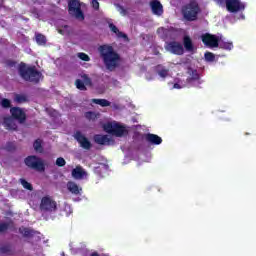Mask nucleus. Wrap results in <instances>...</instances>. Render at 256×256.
I'll return each mask as SVG.
<instances>
[{
	"label": "nucleus",
	"instance_id": "c85d7f7f",
	"mask_svg": "<svg viewBox=\"0 0 256 256\" xmlns=\"http://www.w3.org/2000/svg\"><path fill=\"white\" fill-rule=\"evenodd\" d=\"M14 101L16 103H27L29 99H27V96L25 94H16L14 97Z\"/></svg>",
	"mask_w": 256,
	"mask_h": 256
},
{
	"label": "nucleus",
	"instance_id": "aec40b11",
	"mask_svg": "<svg viewBox=\"0 0 256 256\" xmlns=\"http://www.w3.org/2000/svg\"><path fill=\"white\" fill-rule=\"evenodd\" d=\"M1 255H15V248L11 244H4L0 246Z\"/></svg>",
	"mask_w": 256,
	"mask_h": 256
},
{
	"label": "nucleus",
	"instance_id": "f8f14e48",
	"mask_svg": "<svg viewBox=\"0 0 256 256\" xmlns=\"http://www.w3.org/2000/svg\"><path fill=\"white\" fill-rule=\"evenodd\" d=\"M166 49L173 55H183V53H185L183 44L176 42V41H172V42L168 43Z\"/></svg>",
	"mask_w": 256,
	"mask_h": 256
},
{
	"label": "nucleus",
	"instance_id": "2eb2a0df",
	"mask_svg": "<svg viewBox=\"0 0 256 256\" xmlns=\"http://www.w3.org/2000/svg\"><path fill=\"white\" fill-rule=\"evenodd\" d=\"M145 141L150 145H161L163 143V139L159 135L151 133L145 135Z\"/></svg>",
	"mask_w": 256,
	"mask_h": 256
},
{
	"label": "nucleus",
	"instance_id": "20e7f679",
	"mask_svg": "<svg viewBox=\"0 0 256 256\" xmlns=\"http://www.w3.org/2000/svg\"><path fill=\"white\" fill-rule=\"evenodd\" d=\"M68 12L69 15H73L76 19L85 21V14L81 10V3L78 0H70L68 2Z\"/></svg>",
	"mask_w": 256,
	"mask_h": 256
},
{
	"label": "nucleus",
	"instance_id": "58836bf2",
	"mask_svg": "<svg viewBox=\"0 0 256 256\" xmlns=\"http://www.w3.org/2000/svg\"><path fill=\"white\" fill-rule=\"evenodd\" d=\"M92 7H93V9H95V11H99V1L92 0Z\"/></svg>",
	"mask_w": 256,
	"mask_h": 256
},
{
	"label": "nucleus",
	"instance_id": "393cba45",
	"mask_svg": "<svg viewBox=\"0 0 256 256\" xmlns=\"http://www.w3.org/2000/svg\"><path fill=\"white\" fill-rule=\"evenodd\" d=\"M92 103H95L96 105H100V107L111 106V102H109L107 99H92Z\"/></svg>",
	"mask_w": 256,
	"mask_h": 256
},
{
	"label": "nucleus",
	"instance_id": "c9c22d12",
	"mask_svg": "<svg viewBox=\"0 0 256 256\" xmlns=\"http://www.w3.org/2000/svg\"><path fill=\"white\" fill-rule=\"evenodd\" d=\"M77 57H79L81 59V61H91V58L89 57V55H87L83 52H79L77 54Z\"/></svg>",
	"mask_w": 256,
	"mask_h": 256
},
{
	"label": "nucleus",
	"instance_id": "473e14b6",
	"mask_svg": "<svg viewBox=\"0 0 256 256\" xmlns=\"http://www.w3.org/2000/svg\"><path fill=\"white\" fill-rule=\"evenodd\" d=\"M0 105L3 109H10L11 107V100L7 99V98H2Z\"/></svg>",
	"mask_w": 256,
	"mask_h": 256
},
{
	"label": "nucleus",
	"instance_id": "6ab92c4d",
	"mask_svg": "<svg viewBox=\"0 0 256 256\" xmlns=\"http://www.w3.org/2000/svg\"><path fill=\"white\" fill-rule=\"evenodd\" d=\"M12 229H15V222H13V220L8 222H0V233H7V231Z\"/></svg>",
	"mask_w": 256,
	"mask_h": 256
},
{
	"label": "nucleus",
	"instance_id": "c756f323",
	"mask_svg": "<svg viewBox=\"0 0 256 256\" xmlns=\"http://www.w3.org/2000/svg\"><path fill=\"white\" fill-rule=\"evenodd\" d=\"M41 139H37L34 141L33 147L35 151H38L39 153H43V145H42Z\"/></svg>",
	"mask_w": 256,
	"mask_h": 256
},
{
	"label": "nucleus",
	"instance_id": "79ce46f5",
	"mask_svg": "<svg viewBox=\"0 0 256 256\" xmlns=\"http://www.w3.org/2000/svg\"><path fill=\"white\" fill-rule=\"evenodd\" d=\"M173 88L174 89H181V85H179V83H175Z\"/></svg>",
	"mask_w": 256,
	"mask_h": 256
},
{
	"label": "nucleus",
	"instance_id": "2f4dec72",
	"mask_svg": "<svg viewBox=\"0 0 256 256\" xmlns=\"http://www.w3.org/2000/svg\"><path fill=\"white\" fill-rule=\"evenodd\" d=\"M20 183L24 189H27V191H33V185L29 183L27 180L21 178Z\"/></svg>",
	"mask_w": 256,
	"mask_h": 256
},
{
	"label": "nucleus",
	"instance_id": "ea45409f",
	"mask_svg": "<svg viewBox=\"0 0 256 256\" xmlns=\"http://www.w3.org/2000/svg\"><path fill=\"white\" fill-rule=\"evenodd\" d=\"M7 65H8V67H15V65H17V62H15V61H13V60H9V61L7 62Z\"/></svg>",
	"mask_w": 256,
	"mask_h": 256
},
{
	"label": "nucleus",
	"instance_id": "1a4fd4ad",
	"mask_svg": "<svg viewBox=\"0 0 256 256\" xmlns=\"http://www.w3.org/2000/svg\"><path fill=\"white\" fill-rule=\"evenodd\" d=\"M81 79H77L75 81V85L79 89V91H87V87H93V80L91 79V77H89V75L83 74L81 76Z\"/></svg>",
	"mask_w": 256,
	"mask_h": 256
},
{
	"label": "nucleus",
	"instance_id": "39448f33",
	"mask_svg": "<svg viewBox=\"0 0 256 256\" xmlns=\"http://www.w3.org/2000/svg\"><path fill=\"white\" fill-rule=\"evenodd\" d=\"M104 131H106V133H110V135H115V137H123V135L127 134V129L125 126H122L119 123L105 124Z\"/></svg>",
	"mask_w": 256,
	"mask_h": 256
},
{
	"label": "nucleus",
	"instance_id": "7c9ffc66",
	"mask_svg": "<svg viewBox=\"0 0 256 256\" xmlns=\"http://www.w3.org/2000/svg\"><path fill=\"white\" fill-rule=\"evenodd\" d=\"M201 76L197 73V70L193 71V86L198 87L201 84Z\"/></svg>",
	"mask_w": 256,
	"mask_h": 256
},
{
	"label": "nucleus",
	"instance_id": "f704fd0d",
	"mask_svg": "<svg viewBox=\"0 0 256 256\" xmlns=\"http://www.w3.org/2000/svg\"><path fill=\"white\" fill-rule=\"evenodd\" d=\"M56 165L57 167H65V165H67V162L65 161V158L59 157L56 159Z\"/></svg>",
	"mask_w": 256,
	"mask_h": 256
},
{
	"label": "nucleus",
	"instance_id": "9d476101",
	"mask_svg": "<svg viewBox=\"0 0 256 256\" xmlns=\"http://www.w3.org/2000/svg\"><path fill=\"white\" fill-rule=\"evenodd\" d=\"M74 139L79 143L80 147L82 149H85L86 151H89L91 147H93V144H91V141L81 131H76L74 134Z\"/></svg>",
	"mask_w": 256,
	"mask_h": 256
},
{
	"label": "nucleus",
	"instance_id": "dca6fc26",
	"mask_svg": "<svg viewBox=\"0 0 256 256\" xmlns=\"http://www.w3.org/2000/svg\"><path fill=\"white\" fill-rule=\"evenodd\" d=\"M93 139L97 145H109L111 143V138L107 135L95 134Z\"/></svg>",
	"mask_w": 256,
	"mask_h": 256
},
{
	"label": "nucleus",
	"instance_id": "7ed1b4c3",
	"mask_svg": "<svg viewBox=\"0 0 256 256\" xmlns=\"http://www.w3.org/2000/svg\"><path fill=\"white\" fill-rule=\"evenodd\" d=\"M217 5H226L229 13H239L245 9V5L241 3V0H214Z\"/></svg>",
	"mask_w": 256,
	"mask_h": 256
},
{
	"label": "nucleus",
	"instance_id": "ddd939ff",
	"mask_svg": "<svg viewBox=\"0 0 256 256\" xmlns=\"http://www.w3.org/2000/svg\"><path fill=\"white\" fill-rule=\"evenodd\" d=\"M2 125L6 131H18L19 127L11 116H4Z\"/></svg>",
	"mask_w": 256,
	"mask_h": 256
},
{
	"label": "nucleus",
	"instance_id": "a19ab883",
	"mask_svg": "<svg viewBox=\"0 0 256 256\" xmlns=\"http://www.w3.org/2000/svg\"><path fill=\"white\" fill-rule=\"evenodd\" d=\"M157 31H158V33H161V31H163L165 33V35H169V30L168 29L159 28Z\"/></svg>",
	"mask_w": 256,
	"mask_h": 256
},
{
	"label": "nucleus",
	"instance_id": "4be33fe9",
	"mask_svg": "<svg viewBox=\"0 0 256 256\" xmlns=\"http://www.w3.org/2000/svg\"><path fill=\"white\" fill-rule=\"evenodd\" d=\"M109 29L112 31V33H115L118 37H122V39H127V34L119 31V28H117L115 24L113 23L109 24Z\"/></svg>",
	"mask_w": 256,
	"mask_h": 256
},
{
	"label": "nucleus",
	"instance_id": "9b49d317",
	"mask_svg": "<svg viewBox=\"0 0 256 256\" xmlns=\"http://www.w3.org/2000/svg\"><path fill=\"white\" fill-rule=\"evenodd\" d=\"M10 113V117L18 121V123L20 124H23L25 123V121H27V114L25 113V111H23V109L19 107H12L10 109Z\"/></svg>",
	"mask_w": 256,
	"mask_h": 256
},
{
	"label": "nucleus",
	"instance_id": "6e6552de",
	"mask_svg": "<svg viewBox=\"0 0 256 256\" xmlns=\"http://www.w3.org/2000/svg\"><path fill=\"white\" fill-rule=\"evenodd\" d=\"M202 43L208 49H217L219 47V36L211 33H205L201 35Z\"/></svg>",
	"mask_w": 256,
	"mask_h": 256
},
{
	"label": "nucleus",
	"instance_id": "f03ea898",
	"mask_svg": "<svg viewBox=\"0 0 256 256\" xmlns=\"http://www.w3.org/2000/svg\"><path fill=\"white\" fill-rule=\"evenodd\" d=\"M18 74L23 81L34 83V85L41 83L44 78L43 73L37 69V66L29 65L25 62H21L18 65Z\"/></svg>",
	"mask_w": 256,
	"mask_h": 256
},
{
	"label": "nucleus",
	"instance_id": "412c9836",
	"mask_svg": "<svg viewBox=\"0 0 256 256\" xmlns=\"http://www.w3.org/2000/svg\"><path fill=\"white\" fill-rule=\"evenodd\" d=\"M87 175V172L81 168V166H77L72 170V177L74 179H83Z\"/></svg>",
	"mask_w": 256,
	"mask_h": 256
},
{
	"label": "nucleus",
	"instance_id": "a211bd4d",
	"mask_svg": "<svg viewBox=\"0 0 256 256\" xmlns=\"http://www.w3.org/2000/svg\"><path fill=\"white\" fill-rule=\"evenodd\" d=\"M67 189L72 195H81V192L83 191V188L79 187V185L73 181L67 183Z\"/></svg>",
	"mask_w": 256,
	"mask_h": 256
},
{
	"label": "nucleus",
	"instance_id": "4468645a",
	"mask_svg": "<svg viewBox=\"0 0 256 256\" xmlns=\"http://www.w3.org/2000/svg\"><path fill=\"white\" fill-rule=\"evenodd\" d=\"M182 15L186 21H193V0L189 4L182 7Z\"/></svg>",
	"mask_w": 256,
	"mask_h": 256
},
{
	"label": "nucleus",
	"instance_id": "f257e3e1",
	"mask_svg": "<svg viewBox=\"0 0 256 256\" xmlns=\"http://www.w3.org/2000/svg\"><path fill=\"white\" fill-rule=\"evenodd\" d=\"M100 57L108 71H115L119 67V61H121V56L119 53L115 52L113 46L109 44H103L98 47Z\"/></svg>",
	"mask_w": 256,
	"mask_h": 256
},
{
	"label": "nucleus",
	"instance_id": "5701e85b",
	"mask_svg": "<svg viewBox=\"0 0 256 256\" xmlns=\"http://www.w3.org/2000/svg\"><path fill=\"white\" fill-rule=\"evenodd\" d=\"M35 39H36L37 45H40V46L47 45V37L45 35H43L41 33H36Z\"/></svg>",
	"mask_w": 256,
	"mask_h": 256
},
{
	"label": "nucleus",
	"instance_id": "c03bdc74",
	"mask_svg": "<svg viewBox=\"0 0 256 256\" xmlns=\"http://www.w3.org/2000/svg\"><path fill=\"white\" fill-rule=\"evenodd\" d=\"M122 13L123 15H127V10H125V8H122Z\"/></svg>",
	"mask_w": 256,
	"mask_h": 256
},
{
	"label": "nucleus",
	"instance_id": "37998d69",
	"mask_svg": "<svg viewBox=\"0 0 256 256\" xmlns=\"http://www.w3.org/2000/svg\"><path fill=\"white\" fill-rule=\"evenodd\" d=\"M189 75H193V69L191 67L188 68Z\"/></svg>",
	"mask_w": 256,
	"mask_h": 256
},
{
	"label": "nucleus",
	"instance_id": "bb28decb",
	"mask_svg": "<svg viewBox=\"0 0 256 256\" xmlns=\"http://www.w3.org/2000/svg\"><path fill=\"white\" fill-rule=\"evenodd\" d=\"M199 13H201V8L199 7V4H197V2L193 1V21H197V15Z\"/></svg>",
	"mask_w": 256,
	"mask_h": 256
},
{
	"label": "nucleus",
	"instance_id": "72a5a7b5",
	"mask_svg": "<svg viewBox=\"0 0 256 256\" xmlns=\"http://www.w3.org/2000/svg\"><path fill=\"white\" fill-rule=\"evenodd\" d=\"M205 57V61H208L209 63L215 61V54H213L212 52H206L204 54Z\"/></svg>",
	"mask_w": 256,
	"mask_h": 256
},
{
	"label": "nucleus",
	"instance_id": "e433bc0d",
	"mask_svg": "<svg viewBox=\"0 0 256 256\" xmlns=\"http://www.w3.org/2000/svg\"><path fill=\"white\" fill-rule=\"evenodd\" d=\"M158 75L160 77H162L163 79H165V77H167L169 75V70L161 69L160 71H158Z\"/></svg>",
	"mask_w": 256,
	"mask_h": 256
},
{
	"label": "nucleus",
	"instance_id": "b1692460",
	"mask_svg": "<svg viewBox=\"0 0 256 256\" xmlns=\"http://www.w3.org/2000/svg\"><path fill=\"white\" fill-rule=\"evenodd\" d=\"M183 43L186 51H193V41H191V37L184 36Z\"/></svg>",
	"mask_w": 256,
	"mask_h": 256
},
{
	"label": "nucleus",
	"instance_id": "cd10ccee",
	"mask_svg": "<svg viewBox=\"0 0 256 256\" xmlns=\"http://www.w3.org/2000/svg\"><path fill=\"white\" fill-rule=\"evenodd\" d=\"M218 47H220V49H225L226 51H231V49H233V43L219 41Z\"/></svg>",
	"mask_w": 256,
	"mask_h": 256
},
{
	"label": "nucleus",
	"instance_id": "0eeeda50",
	"mask_svg": "<svg viewBox=\"0 0 256 256\" xmlns=\"http://www.w3.org/2000/svg\"><path fill=\"white\" fill-rule=\"evenodd\" d=\"M24 163L30 169H35L36 171H45V163L41 158L31 155L25 158Z\"/></svg>",
	"mask_w": 256,
	"mask_h": 256
},
{
	"label": "nucleus",
	"instance_id": "423d86ee",
	"mask_svg": "<svg viewBox=\"0 0 256 256\" xmlns=\"http://www.w3.org/2000/svg\"><path fill=\"white\" fill-rule=\"evenodd\" d=\"M40 211L42 213H55L57 211V202L50 196H44L41 199Z\"/></svg>",
	"mask_w": 256,
	"mask_h": 256
},
{
	"label": "nucleus",
	"instance_id": "a878e982",
	"mask_svg": "<svg viewBox=\"0 0 256 256\" xmlns=\"http://www.w3.org/2000/svg\"><path fill=\"white\" fill-rule=\"evenodd\" d=\"M19 233H21L23 237H33V235H35V231L29 228H19Z\"/></svg>",
	"mask_w": 256,
	"mask_h": 256
},
{
	"label": "nucleus",
	"instance_id": "f3484780",
	"mask_svg": "<svg viewBox=\"0 0 256 256\" xmlns=\"http://www.w3.org/2000/svg\"><path fill=\"white\" fill-rule=\"evenodd\" d=\"M150 6L154 15H163V5L158 0H152Z\"/></svg>",
	"mask_w": 256,
	"mask_h": 256
},
{
	"label": "nucleus",
	"instance_id": "4c0bfd02",
	"mask_svg": "<svg viewBox=\"0 0 256 256\" xmlns=\"http://www.w3.org/2000/svg\"><path fill=\"white\" fill-rule=\"evenodd\" d=\"M16 147L15 144L13 142H7L6 144V150L8 151H15Z\"/></svg>",
	"mask_w": 256,
	"mask_h": 256
}]
</instances>
